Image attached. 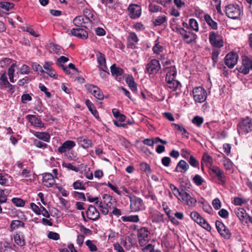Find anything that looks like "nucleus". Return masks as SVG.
Listing matches in <instances>:
<instances>
[{"label":"nucleus","instance_id":"1","mask_svg":"<svg viewBox=\"0 0 252 252\" xmlns=\"http://www.w3.org/2000/svg\"><path fill=\"white\" fill-rule=\"evenodd\" d=\"M237 129L240 135H246L252 131V119L249 117L242 119L237 125Z\"/></svg>","mask_w":252,"mask_h":252},{"label":"nucleus","instance_id":"2","mask_svg":"<svg viewBox=\"0 0 252 252\" xmlns=\"http://www.w3.org/2000/svg\"><path fill=\"white\" fill-rule=\"evenodd\" d=\"M225 14L231 19H238L241 14V9L240 6L236 3H232L225 6Z\"/></svg>","mask_w":252,"mask_h":252},{"label":"nucleus","instance_id":"3","mask_svg":"<svg viewBox=\"0 0 252 252\" xmlns=\"http://www.w3.org/2000/svg\"><path fill=\"white\" fill-rule=\"evenodd\" d=\"M175 31L182 36L184 40L188 44L195 42L197 37L195 33L187 31L183 28L176 27Z\"/></svg>","mask_w":252,"mask_h":252},{"label":"nucleus","instance_id":"4","mask_svg":"<svg viewBox=\"0 0 252 252\" xmlns=\"http://www.w3.org/2000/svg\"><path fill=\"white\" fill-rule=\"evenodd\" d=\"M137 235L140 246H145L150 240V232L147 227H142L139 229Z\"/></svg>","mask_w":252,"mask_h":252},{"label":"nucleus","instance_id":"5","mask_svg":"<svg viewBox=\"0 0 252 252\" xmlns=\"http://www.w3.org/2000/svg\"><path fill=\"white\" fill-rule=\"evenodd\" d=\"M130 209L131 212H136L145 209L144 203L142 199L134 195L129 196Z\"/></svg>","mask_w":252,"mask_h":252},{"label":"nucleus","instance_id":"6","mask_svg":"<svg viewBox=\"0 0 252 252\" xmlns=\"http://www.w3.org/2000/svg\"><path fill=\"white\" fill-rule=\"evenodd\" d=\"M209 40L214 47L220 48L223 46V37L218 32H211L209 33Z\"/></svg>","mask_w":252,"mask_h":252},{"label":"nucleus","instance_id":"7","mask_svg":"<svg viewBox=\"0 0 252 252\" xmlns=\"http://www.w3.org/2000/svg\"><path fill=\"white\" fill-rule=\"evenodd\" d=\"M192 96L196 102L201 103L206 99L207 92L203 87H195L192 90Z\"/></svg>","mask_w":252,"mask_h":252},{"label":"nucleus","instance_id":"8","mask_svg":"<svg viewBox=\"0 0 252 252\" xmlns=\"http://www.w3.org/2000/svg\"><path fill=\"white\" fill-rule=\"evenodd\" d=\"M190 217L195 222L201 226L203 228L208 231H211V227L210 224L198 213L196 211H193L190 213Z\"/></svg>","mask_w":252,"mask_h":252},{"label":"nucleus","instance_id":"9","mask_svg":"<svg viewBox=\"0 0 252 252\" xmlns=\"http://www.w3.org/2000/svg\"><path fill=\"white\" fill-rule=\"evenodd\" d=\"M252 70V59L247 56L242 57V65L238 69L239 72L243 74H248Z\"/></svg>","mask_w":252,"mask_h":252},{"label":"nucleus","instance_id":"10","mask_svg":"<svg viewBox=\"0 0 252 252\" xmlns=\"http://www.w3.org/2000/svg\"><path fill=\"white\" fill-rule=\"evenodd\" d=\"M215 225L218 232L221 237L227 240L231 238L232 235L231 232L221 221L216 220Z\"/></svg>","mask_w":252,"mask_h":252},{"label":"nucleus","instance_id":"11","mask_svg":"<svg viewBox=\"0 0 252 252\" xmlns=\"http://www.w3.org/2000/svg\"><path fill=\"white\" fill-rule=\"evenodd\" d=\"M161 68L159 62L156 59L151 60L146 65V72L149 74H156Z\"/></svg>","mask_w":252,"mask_h":252},{"label":"nucleus","instance_id":"12","mask_svg":"<svg viewBox=\"0 0 252 252\" xmlns=\"http://www.w3.org/2000/svg\"><path fill=\"white\" fill-rule=\"evenodd\" d=\"M210 171L217 177L219 184L225 185L226 177L222 170L217 166H214L210 169Z\"/></svg>","mask_w":252,"mask_h":252},{"label":"nucleus","instance_id":"13","mask_svg":"<svg viewBox=\"0 0 252 252\" xmlns=\"http://www.w3.org/2000/svg\"><path fill=\"white\" fill-rule=\"evenodd\" d=\"M128 15L131 19H137L141 15V7L136 4H130L127 9Z\"/></svg>","mask_w":252,"mask_h":252},{"label":"nucleus","instance_id":"14","mask_svg":"<svg viewBox=\"0 0 252 252\" xmlns=\"http://www.w3.org/2000/svg\"><path fill=\"white\" fill-rule=\"evenodd\" d=\"M238 59V54L236 53L231 52L226 55L224 63L229 68H232L236 64Z\"/></svg>","mask_w":252,"mask_h":252},{"label":"nucleus","instance_id":"15","mask_svg":"<svg viewBox=\"0 0 252 252\" xmlns=\"http://www.w3.org/2000/svg\"><path fill=\"white\" fill-rule=\"evenodd\" d=\"M182 201L190 207H194L196 205V199L189 193L185 191L181 197Z\"/></svg>","mask_w":252,"mask_h":252},{"label":"nucleus","instance_id":"16","mask_svg":"<svg viewBox=\"0 0 252 252\" xmlns=\"http://www.w3.org/2000/svg\"><path fill=\"white\" fill-rule=\"evenodd\" d=\"M86 87L87 90L91 93L95 97L99 100L103 99L104 95L99 88L91 84L86 85Z\"/></svg>","mask_w":252,"mask_h":252},{"label":"nucleus","instance_id":"17","mask_svg":"<svg viewBox=\"0 0 252 252\" xmlns=\"http://www.w3.org/2000/svg\"><path fill=\"white\" fill-rule=\"evenodd\" d=\"M84 16L86 17V20L90 24L91 27L93 25L97 24V22L96 17L94 16V12L90 9L85 8L83 10Z\"/></svg>","mask_w":252,"mask_h":252},{"label":"nucleus","instance_id":"18","mask_svg":"<svg viewBox=\"0 0 252 252\" xmlns=\"http://www.w3.org/2000/svg\"><path fill=\"white\" fill-rule=\"evenodd\" d=\"M87 218L92 220H96L99 217V213L95 207L92 205H89L87 211Z\"/></svg>","mask_w":252,"mask_h":252},{"label":"nucleus","instance_id":"19","mask_svg":"<svg viewBox=\"0 0 252 252\" xmlns=\"http://www.w3.org/2000/svg\"><path fill=\"white\" fill-rule=\"evenodd\" d=\"M43 183L47 188L52 187L55 183V179L53 175L49 173H46L43 175Z\"/></svg>","mask_w":252,"mask_h":252},{"label":"nucleus","instance_id":"20","mask_svg":"<svg viewBox=\"0 0 252 252\" xmlns=\"http://www.w3.org/2000/svg\"><path fill=\"white\" fill-rule=\"evenodd\" d=\"M138 41L139 39L136 33L133 32H130L127 37V47L131 49L135 48Z\"/></svg>","mask_w":252,"mask_h":252},{"label":"nucleus","instance_id":"21","mask_svg":"<svg viewBox=\"0 0 252 252\" xmlns=\"http://www.w3.org/2000/svg\"><path fill=\"white\" fill-rule=\"evenodd\" d=\"M75 143L73 141H66L61 146L58 148V151L59 153L63 154L70 150L71 149L75 147Z\"/></svg>","mask_w":252,"mask_h":252},{"label":"nucleus","instance_id":"22","mask_svg":"<svg viewBox=\"0 0 252 252\" xmlns=\"http://www.w3.org/2000/svg\"><path fill=\"white\" fill-rule=\"evenodd\" d=\"M27 119L32 125L39 127H43L44 126V123L41 119L37 118L35 115H28L26 116Z\"/></svg>","mask_w":252,"mask_h":252},{"label":"nucleus","instance_id":"23","mask_svg":"<svg viewBox=\"0 0 252 252\" xmlns=\"http://www.w3.org/2000/svg\"><path fill=\"white\" fill-rule=\"evenodd\" d=\"M189 165L186 161L181 160L178 162L177 166L174 169V172L185 173L189 169Z\"/></svg>","mask_w":252,"mask_h":252},{"label":"nucleus","instance_id":"24","mask_svg":"<svg viewBox=\"0 0 252 252\" xmlns=\"http://www.w3.org/2000/svg\"><path fill=\"white\" fill-rule=\"evenodd\" d=\"M72 35L77 36L83 39H87L88 34L86 31L83 29H73L71 31Z\"/></svg>","mask_w":252,"mask_h":252},{"label":"nucleus","instance_id":"25","mask_svg":"<svg viewBox=\"0 0 252 252\" xmlns=\"http://www.w3.org/2000/svg\"><path fill=\"white\" fill-rule=\"evenodd\" d=\"M125 81L128 84L130 90L133 92H137V84L134 81V78L131 75H125Z\"/></svg>","mask_w":252,"mask_h":252},{"label":"nucleus","instance_id":"26","mask_svg":"<svg viewBox=\"0 0 252 252\" xmlns=\"http://www.w3.org/2000/svg\"><path fill=\"white\" fill-rule=\"evenodd\" d=\"M177 74L176 69L175 66H171L169 70L168 71L166 77H165V81L166 82H168V81H171V82H174V81H177L175 79V76Z\"/></svg>","mask_w":252,"mask_h":252},{"label":"nucleus","instance_id":"27","mask_svg":"<svg viewBox=\"0 0 252 252\" xmlns=\"http://www.w3.org/2000/svg\"><path fill=\"white\" fill-rule=\"evenodd\" d=\"M97 61L98 63V67L99 69H108L106 65L105 56L100 52H99L98 53Z\"/></svg>","mask_w":252,"mask_h":252},{"label":"nucleus","instance_id":"28","mask_svg":"<svg viewBox=\"0 0 252 252\" xmlns=\"http://www.w3.org/2000/svg\"><path fill=\"white\" fill-rule=\"evenodd\" d=\"M77 141L79 144L84 149L90 147L92 144V141L86 137L81 136L78 137Z\"/></svg>","mask_w":252,"mask_h":252},{"label":"nucleus","instance_id":"29","mask_svg":"<svg viewBox=\"0 0 252 252\" xmlns=\"http://www.w3.org/2000/svg\"><path fill=\"white\" fill-rule=\"evenodd\" d=\"M204 20L207 25L213 30L218 29V24L215 22L208 14H205L204 15Z\"/></svg>","mask_w":252,"mask_h":252},{"label":"nucleus","instance_id":"30","mask_svg":"<svg viewBox=\"0 0 252 252\" xmlns=\"http://www.w3.org/2000/svg\"><path fill=\"white\" fill-rule=\"evenodd\" d=\"M13 239L15 244L21 248L23 247L26 244L25 236L23 235L16 233L14 235Z\"/></svg>","mask_w":252,"mask_h":252},{"label":"nucleus","instance_id":"31","mask_svg":"<svg viewBox=\"0 0 252 252\" xmlns=\"http://www.w3.org/2000/svg\"><path fill=\"white\" fill-rule=\"evenodd\" d=\"M73 23L77 27H84L85 28H87V27L84 25L89 23L87 21H85L84 18L82 16L76 17L73 19Z\"/></svg>","mask_w":252,"mask_h":252},{"label":"nucleus","instance_id":"32","mask_svg":"<svg viewBox=\"0 0 252 252\" xmlns=\"http://www.w3.org/2000/svg\"><path fill=\"white\" fill-rule=\"evenodd\" d=\"M110 70L112 75L115 77L121 76L124 73L123 69L121 67H117L115 64H113L110 67Z\"/></svg>","mask_w":252,"mask_h":252},{"label":"nucleus","instance_id":"33","mask_svg":"<svg viewBox=\"0 0 252 252\" xmlns=\"http://www.w3.org/2000/svg\"><path fill=\"white\" fill-rule=\"evenodd\" d=\"M33 134L38 139L42 140L45 142H49L50 141V136L46 132H35Z\"/></svg>","mask_w":252,"mask_h":252},{"label":"nucleus","instance_id":"34","mask_svg":"<svg viewBox=\"0 0 252 252\" xmlns=\"http://www.w3.org/2000/svg\"><path fill=\"white\" fill-rule=\"evenodd\" d=\"M166 83L167 88L171 89L173 91H175L182 87L181 83L178 81H174V82H171V81L169 80L168 82Z\"/></svg>","mask_w":252,"mask_h":252},{"label":"nucleus","instance_id":"35","mask_svg":"<svg viewBox=\"0 0 252 252\" xmlns=\"http://www.w3.org/2000/svg\"><path fill=\"white\" fill-rule=\"evenodd\" d=\"M85 103L87 106L89 110L91 112L92 114L97 119L99 118L98 113L94 107V104L89 100L85 101Z\"/></svg>","mask_w":252,"mask_h":252},{"label":"nucleus","instance_id":"36","mask_svg":"<svg viewBox=\"0 0 252 252\" xmlns=\"http://www.w3.org/2000/svg\"><path fill=\"white\" fill-rule=\"evenodd\" d=\"M167 22V17L165 15L158 16L153 21V23L155 26H159Z\"/></svg>","mask_w":252,"mask_h":252},{"label":"nucleus","instance_id":"37","mask_svg":"<svg viewBox=\"0 0 252 252\" xmlns=\"http://www.w3.org/2000/svg\"><path fill=\"white\" fill-rule=\"evenodd\" d=\"M170 188L171 189V190L173 191V193L174 194V195L178 199H180V198L179 197V196L181 197L182 196V194H183V193L185 192V190L183 189L180 190L178 188H177L176 187H175L172 184H171L170 185Z\"/></svg>","mask_w":252,"mask_h":252},{"label":"nucleus","instance_id":"38","mask_svg":"<svg viewBox=\"0 0 252 252\" xmlns=\"http://www.w3.org/2000/svg\"><path fill=\"white\" fill-rule=\"evenodd\" d=\"M235 213L240 220H243L248 216L246 211L241 208H239L236 209L235 210Z\"/></svg>","mask_w":252,"mask_h":252},{"label":"nucleus","instance_id":"39","mask_svg":"<svg viewBox=\"0 0 252 252\" xmlns=\"http://www.w3.org/2000/svg\"><path fill=\"white\" fill-rule=\"evenodd\" d=\"M25 224L23 222L19 220H12L10 224V228L12 230L17 229L20 227H23Z\"/></svg>","mask_w":252,"mask_h":252},{"label":"nucleus","instance_id":"40","mask_svg":"<svg viewBox=\"0 0 252 252\" xmlns=\"http://www.w3.org/2000/svg\"><path fill=\"white\" fill-rule=\"evenodd\" d=\"M122 219L124 221L137 222L139 221V219L138 215L124 216L122 217Z\"/></svg>","mask_w":252,"mask_h":252},{"label":"nucleus","instance_id":"41","mask_svg":"<svg viewBox=\"0 0 252 252\" xmlns=\"http://www.w3.org/2000/svg\"><path fill=\"white\" fill-rule=\"evenodd\" d=\"M148 9L149 11L152 13L161 12L162 10V8L161 7L154 3H150L149 5Z\"/></svg>","mask_w":252,"mask_h":252},{"label":"nucleus","instance_id":"42","mask_svg":"<svg viewBox=\"0 0 252 252\" xmlns=\"http://www.w3.org/2000/svg\"><path fill=\"white\" fill-rule=\"evenodd\" d=\"M220 54V51L216 49H213L212 53V59L213 60V65L215 66L216 63H217Z\"/></svg>","mask_w":252,"mask_h":252},{"label":"nucleus","instance_id":"43","mask_svg":"<svg viewBox=\"0 0 252 252\" xmlns=\"http://www.w3.org/2000/svg\"><path fill=\"white\" fill-rule=\"evenodd\" d=\"M172 125L174 126H175V128H176L178 130L180 131L181 132H182V135H183L184 136H185L187 138H189V133L187 132V131L184 127H183L181 126H180L178 124H172Z\"/></svg>","mask_w":252,"mask_h":252},{"label":"nucleus","instance_id":"44","mask_svg":"<svg viewBox=\"0 0 252 252\" xmlns=\"http://www.w3.org/2000/svg\"><path fill=\"white\" fill-rule=\"evenodd\" d=\"M188 161L193 167H198L199 166V161L193 156H189Z\"/></svg>","mask_w":252,"mask_h":252},{"label":"nucleus","instance_id":"45","mask_svg":"<svg viewBox=\"0 0 252 252\" xmlns=\"http://www.w3.org/2000/svg\"><path fill=\"white\" fill-rule=\"evenodd\" d=\"M223 165L224 168L227 170H230L233 167V164L231 161L226 158H224L223 160Z\"/></svg>","mask_w":252,"mask_h":252},{"label":"nucleus","instance_id":"46","mask_svg":"<svg viewBox=\"0 0 252 252\" xmlns=\"http://www.w3.org/2000/svg\"><path fill=\"white\" fill-rule=\"evenodd\" d=\"M192 123L198 127H200L203 123V118L200 116H195L191 120Z\"/></svg>","mask_w":252,"mask_h":252},{"label":"nucleus","instance_id":"47","mask_svg":"<svg viewBox=\"0 0 252 252\" xmlns=\"http://www.w3.org/2000/svg\"><path fill=\"white\" fill-rule=\"evenodd\" d=\"M144 252H161L159 250H155L154 246L149 244L142 249Z\"/></svg>","mask_w":252,"mask_h":252},{"label":"nucleus","instance_id":"48","mask_svg":"<svg viewBox=\"0 0 252 252\" xmlns=\"http://www.w3.org/2000/svg\"><path fill=\"white\" fill-rule=\"evenodd\" d=\"M153 51L155 53L158 54L163 51V47L159 44L158 40L155 41V44L153 47Z\"/></svg>","mask_w":252,"mask_h":252},{"label":"nucleus","instance_id":"49","mask_svg":"<svg viewBox=\"0 0 252 252\" xmlns=\"http://www.w3.org/2000/svg\"><path fill=\"white\" fill-rule=\"evenodd\" d=\"M14 4L12 3H10L6 1L0 2V7L5 9L6 10H9V9L12 8Z\"/></svg>","mask_w":252,"mask_h":252},{"label":"nucleus","instance_id":"50","mask_svg":"<svg viewBox=\"0 0 252 252\" xmlns=\"http://www.w3.org/2000/svg\"><path fill=\"white\" fill-rule=\"evenodd\" d=\"M189 25L192 30L196 32L198 31V24L195 19L193 18L190 19L189 20Z\"/></svg>","mask_w":252,"mask_h":252},{"label":"nucleus","instance_id":"51","mask_svg":"<svg viewBox=\"0 0 252 252\" xmlns=\"http://www.w3.org/2000/svg\"><path fill=\"white\" fill-rule=\"evenodd\" d=\"M153 221L156 222H164V215L159 212H158L155 215Z\"/></svg>","mask_w":252,"mask_h":252},{"label":"nucleus","instance_id":"52","mask_svg":"<svg viewBox=\"0 0 252 252\" xmlns=\"http://www.w3.org/2000/svg\"><path fill=\"white\" fill-rule=\"evenodd\" d=\"M19 72L22 75L29 74L31 72V69L29 66L24 64L20 67Z\"/></svg>","mask_w":252,"mask_h":252},{"label":"nucleus","instance_id":"53","mask_svg":"<svg viewBox=\"0 0 252 252\" xmlns=\"http://www.w3.org/2000/svg\"><path fill=\"white\" fill-rule=\"evenodd\" d=\"M11 201L17 207H23L25 205L24 200L20 198H13Z\"/></svg>","mask_w":252,"mask_h":252},{"label":"nucleus","instance_id":"54","mask_svg":"<svg viewBox=\"0 0 252 252\" xmlns=\"http://www.w3.org/2000/svg\"><path fill=\"white\" fill-rule=\"evenodd\" d=\"M9 82L7 80V78L5 73L1 74L0 77V85L4 87L6 85H7Z\"/></svg>","mask_w":252,"mask_h":252},{"label":"nucleus","instance_id":"55","mask_svg":"<svg viewBox=\"0 0 252 252\" xmlns=\"http://www.w3.org/2000/svg\"><path fill=\"white\" fill-rule=\"evenodd\" d=\"M193 181L198 186L201 185L204 182V180L199 175H195L193 178Z\"/></svg>","mask_w":252,"mask_h":252},{"label":"nucleus","instance_id":"56","mask_svg":"<svg viewBox=\"0 0 252 252\" xmlns=\"http://www.w3.org/2000/svg\"><path fill=\"white\" fill-rule=\"evenodd\" d=\"M33 145L39 148L45 149L47 148V145L37 139H34Z\"/></svg>","mask_w":252,"mask_h":252},{"label":"nucleus","instance_id":"57","mask_svg":"<svg viewBox=\"0 0 252 252\" xmlns=\"http://www.w3.org/2000/svg\"><path fill=\"white\" fill-rule=\"evenodd\" d=\"M47 236L49 239L54 240H58L60 238L59 234L53 231H49L48 233Z\"/></svg>","mask_w":252,"mask_h":252},{"label":"nucleus","instance_id":"58","mask_svg":"<svg viewBox=\"0 0 252 252\" xmlns=\"http://www.w3.org/2000/svg\"><path fill=\"white\" fill-rule=\"evenodd\" d=\"M203 210L208 214H211L213 211L211 206L207 202H202Z\"/></svg>","mask_w":252,"mask_h":252},{"label":"nucleus","instance_id":"59","mask_svg":"<svg viewBox=\"0 0 252 252\" xmlns=\"http://www.w3.org/2000/svg\"><path fill=\"white\" fill-rule=\"evenodd\" d=\"M73 187L75 189H82V190L85 189V186L83 185L82 183L81 182H80V181H77L74 182L73 184Z\"/></svg>","mask_w":252,"mask_h":252},{"label":"nucleus","instance_id":"60","mask_svg":"<svg viewBox=\"0 0 252 252\" xmlns=\"http://www.w3.org/2000/svg\"><path fill=\"white\" fill-rule=\"evenodd\" d=\"M86 244L89 248V250L91 252H96L97 251V248L96 246L94 244L92 241L90 240H88L86 242Z\"/></svg>","mask_w":252,"mask_h":252},{"label":"nucleus","instance_id":"61","mask_svg":"<svg viewBox=\"0 0 252 252\" xmlns=\"http://www.w3.org/2000/svg\"><path fill=\"white\" fill-rule=\"evenodd\" d=\"M247 201L240 197H235L234 199V204L235 205L241 206L243 204H245Z\"/></svg>","mask_w":252,"mask_h":252},{"label":"nucleus","instance_id":"62","mask_svg":"<svg viewBox=\"0 0 252 252\" xmlns=\"http://www.w3.org/2000/svg\"><path fill=\"white\" fill-rule=\"evenodd\" d=\"M212 205L216 210H219L221 208V202L218 198L214 199L212 201Z\"/></svg>","mask_w":252,"mask_h":252},{"label":"nucleus","instance_id":"63","mask_svg":"<svg viewBox=\"0 0 252 252\" xmlns=\"http://www.w3.org/2000/svg\"><path fill=\"white\" fill-rule=\"evenodd\" d=\"M32 80V78L28 76L25 77L18 81V84L20 86L24 85L25 84H28L30 81Z\"/></svg>","mask_w":252,"mask_h":252},{"label":"nucleus","instance_id":"64","mask_svg":"<svg viewBox=\"0 0 252 252\" xmlns=\"http://www.w3.org/2000/svg\"><path fill=\"white\" fill-rule=\"evenodd\" d=\"M202 160L204 162L209 163L210 164L212 163L213 161L212 158L207 153L203 154Z\"/></svg>","mask_w":252,"mask_h":252}]
</instances>
